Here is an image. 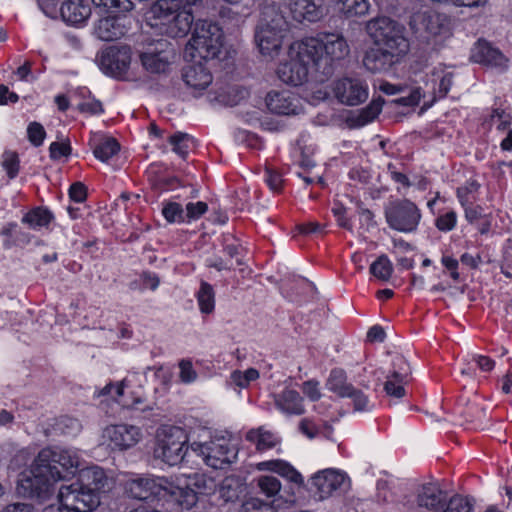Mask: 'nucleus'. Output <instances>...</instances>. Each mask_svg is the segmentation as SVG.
Returning <instances> with one entry per match:
<instances>
[{"label": "nucleus", "instance_id": "f257e3e1", "mask_svg": "<svg viewBox=\"0 0 512 512\" xmlns=\"http://www.w3.org/2000/svg\"><path fill=\"white\" fill-rule=\"evenodd\" d=\"M128 497L141 501H163L162 506L168 510L174 507L190 509L197 501V493L192 488L180 487L165 477L135 476L124 483Z\"/></svg>", "mask_w": 512, "mask_h": 512}, {"label": "nucleus", "instance_id": "f03ea898", "mask_svg": "<svg viewBox=\"0 0 512 512\" xmlns=\"http://www.w3.org/2000/svg\"><path fill=\"white\" fill-rule=\"evenodd\" d=\"M302 41L305 46L304 55L315 59L316 73L320 74L321 82L334 74L336 65L350 52L347 40L341 33L320 32L316 37H307Z\"/></svg>", "mask_w": 512, "mask_h": 512}, {"label": "nucleus", "instance_id": "7ed1b4c3", "mask_svg": "<svg viewBox=\"0 0 512 512\" xmlns=\"http://www.w3.org/2000/svg\"><path fill=\"white\" fill-rule=\"evenodd\" d=\"M48 450H41L30 470L24 472L18 481L17 490L24 497L44 500L53 492V485L59 481L60 474L47 466Z\"/></svg>", "mask_w": 512, "mask_h": 512}, {"label": "nucleus", "instance_id": "20e7f679", "mask_svg": "<svg viewBox=\"0 0 512 512\" xmlns=\"http://www.w3.org/2000/svg\"><path fill=\"white\" fill-rule=\"evenodd\" d=\"M224 43L222 28L215 22L199 20L189 42L192 58L199 57L205 62L219 59Z\"/></svg>", "mask_w": 512, "mask_h": 512}, {"label": "nucleus", "instance_id": "39448f33", "mask_svg": "<svg viewBox=\"0 0 512 512\" xmlns=\"http://www.w3.org/2000/svg\"><path fill=\"white\" fill-rule=\"evenodd\" d=\"M188 435L178 426H163L156 434L154 457L174 466L180 464L188 451Z\"/></svg>", "mask_w": 512, "mask_h": 512}, {"label": "nucleus", "instance_id": "423d86ee", "mask_svg": "<svg viewBox=\"0 0 512 512\" xmlns=\"http://www.w3.org/2000/svg\"><path fill=\"white\" fill-rule=\"evenodd\" d=\"M409 26L415 38L427 44L437 36H447L451 33L450 17L434 10L413 13Z\"/></svg>", "mask_w": 512, "mask_h": 512}, {"label": "nucleus", "instance_id": "0eeeda50", "mask_svg": "<svg viewBox=\"0 0 512 512\" xmlns=\"http://www.w3.org/2000/svg\"><path fill=\"white\" fill-rule=\"evenodd\" d=\"M384 215L391 229L404 233L415 232L422 219L420 208L407 198L390 200L384 208Z\"/></svg>", "mask_w": 512, "mask_h": 512}, {"label": "nucleus", "instance_id": "6e6552de", "mask_svg": "<svg viewBox=\"0 0 512 512\" xmlns=\"http://www.w3.org/2000/svg\"><path fill=\"white\" fill-rule=\"evenodd\" d=\"M367 31L375 45L407 53L409 42L403 35L401 25L389 17H377L367 24Z\"/></svg>", "mask_w": 512, "mask_h": 512}, {"label": "nucleus", "instance_id": "1a4fd4ad", "mask_svg": "<svg viewBox=\"0 0 512 512\" xmlns=\"http://www.w3.org/2000/svg\"><path fill=\"white\" fill-rule=\"evenodd\" d=\"M304 51V43L300 41L295 56L278 65L276 74L282 82L292 86H300L308 80L311 69L316 72L315 59L310 55L306 57Z\"/></svg>", "mask_w": 512, "mask_h": 512}, {"label": "nucleus", "instance_id": "9d476101", "mask_svg": "<svg viewBox=\"0 0 512 512\" xmlns=\"http://www.w3.org/2000/svg\"><path fill=\"white\" fill-rule=\"evenodd\" d=\"M310 483L311 490L320 500L346 492L350 488V479L347 474L332 468L315 473Z\"/></svg>", "mask_w": 512, "mask_h": 512}, {"label": "nucleus", "instance_id": "9b49d317", "mask_svg": "<svg viewBox=\"0 0 512 512\" xmlns=\"http://www.w3.org/2000/svg\"><path fill=\"white\" fill-rule=\"evenodd\" d=\"M132 51L128 45L110 46L99 56V67L108 76L118 80L127 79Z\"/></svg>", "mask_w": 512, "mask_h": 512}, {"label": "nucleus", "instance_id": "f8f14e48", "mask_svg": "<svg viewBox=\"0 0 512 512\" xmlns=\"http://www.w3.org/2000/svg\"><path fill=\"white\" fill-rule=\"evenodd\" d=\"M58 501L70 512H89L98 507L100 497L94 492L82 489L79 484L73 483L60 488Z\"/></svg>", "mask_w": 512, "mask_h": 512}, {"label": "nucleus", "instance_id": "ddd939ff", "mask_svg": "<svg viewBox=\"0 0 512 512\" xmlns=\"http://www.w3.org/2000/svg\"><path fill=\"white\" fill-rule=\"evenodd\" d=\"M145 178L150 191L156 197L164 192L184 186L183 181L162 162L151 163L145 171Z\"/></svg>", "mask_w": 512, "mask_h": 512}, {"label": "nucleus", "instance_id": "4468645a", "mask_svg": "<svg viewBox=\"0 0 512 512\" xmlns=\"http://www.w3.org/2000/svg\"><path fill=\"white\" fill-rule=\"evenodd\" d=\"M333 91L337 100L348 106L359 105L368 98V86L359 78H341L335 82Z\"/></svg>", "mask_w": 512, "mask_h": 512}, {"label": "nucleus", "instance_id": "2eb2a0df", "mask_svg": "<svg viewBox=\"0 0 512 512\" xmlns=\"http://www.w3.org/2000/svg\"><path fill=\"white\" fill-rule=\"evenodd\" d=\"M132 20L127 13H115L98 21L95 33L103 41H115L126 36L131 29Z\"/></svg>", "mask_w": 512, "mask_h": 512}, {"label": "nucleus", "instance_id": "dca6fc26", "mask_svg": "<svg viewBox=\"0 0 512 512\" xmlns=\"http://www.w3.org/2000/svg\"><path fill=\"white\" fill-rule=\"evenodd\" d=\"M265 104L270 113L281 116L298 115L303 110L299 98L287 90L269 91L265 97Z\"/></svg>", "mask_w": 512, "mask_h": 512}, {"label": "nucleus", "instance_id": "f3484780", "mask_svg": "<svg viewBox=\"0 0 512 512\" xmlns=\"http://www.w3.org/2000/svg\"><path fill=\"white\" fill-rule=\"evenodd\" d=\"M470 60L486 67L502 70L508 66L509 59L503 52L486 39L480 38L471 49Z\"/></svg>", "mask_w": 512, "mask_h": 512}, {"label": "nucleus", "instance_id": "a211bd4d", "mask_svg": "<svg viewBox=\"0 0 512 512\" xmlns=\"http://www.w3.org/2000/svg\"><path fill=\"white\" fill-rule=\"evenodd\" d=\"M448 498V493L438 484H424L416 494L417 509L419 512H442Z\"/></svg>", "mask_w": 512, "mask_h": 512}, {"label": "nucleus", "instance_id": "6ab92c4d", "mask_svg": "<svg viewBox=\"0 0 512 512\" xmlns=\"http://www.w3.org/2000/svg\"><path fill=\"white\" fill-rule=\"evenodd\" d=\"M405 54L385 47H372L365 52L363 65L372 73L385 72L399 62Z\"/></svg>", "mask_w": 512, "mask_h": 512}, {"label": "nucleus", "instance_id": "aec40b11", "mask_svg": "<svg viewBox=\"0 0 512 512\" xmlns=\"http://www.w3.org/2000/svg\"><path fill=\"white\" fill-rule=\"evenodd\" d=\"M50 452L48 457L47 466L59 472V480L69 479L76 474L79 470L80 459L79 456L70 450H58L52 448H44Z\"/></svg>", "mask_w": 512, "mask_h": 512}, {"label": "nucleus", "instance_id": "412c9836", "mask_svg": "<svg viewBox=\"0 0 512 512\" xmlns=\"http://www.w3.org/2000/svg\"><path fill=\"white\" fill-rule=\"evenodd\" d=\"M201 454L206 464L213 468H223L235 458L234 449L225 439H217L201 445Z\"/></svg>", "mask_w": 512, "mask_h": 512}, {"label": "nucleus", "instance_id": "4be33fe9", "mask_svg": "<svg viewBox=\"0 0 512 512\" xmlns=\"http://www.w3.org/2000/svg\"><path fill=\"white\" fill-rule=\"evenodd\" d=\"M285 6L288 7L292 18L299 23L317 22L325 14L322 0H286Z\"/></svg>", "mask_w": 512, "mask_h": 512}, {"label": "nucleus", "instance_id": "5701e85b", "mask_svg": "<svg viewBox=\"0 0 512 512\" xmlns=\"http://www.w3.org/2000/svg\"><path fill=\"white\" fill-rule=\"evenodd\" d=\"M100 396L111 395L112 398L119 403L123 408L135 409L139 411H146L149 406L146 404V399L137 392H130L126 394L124 390V383L115 386L112 383L107 384L99 393Z\"/></svg>", "mask_w": 512, "mask_h": 512}, {"label": "nucleus", "instance_id": "b1692460", "mask_svg": "<svg viewBox=\"0 0 512 512\" xmlns=\"http://www.w3.org/2000/svg\"><path fill=\"white\" fill-rule=\"evenodd\" d=\"M105 432L114 447L120 450L133 447L142 437V433L138 427L127 424L111 425L106 428Z\"/></svg>", "mask_w": 512, "mask_h": 512}, {"label": "nucleus", "instance_id": "393cba45", "mask_svg": "<svg viewBox=\"0 0 512 512\" xmlns=\"http://www.w3.org/2000/svg\"><path fill=\"white\" fill-rule=\"evenodd\" d=\"M286 0H269L261 8L259 24L277 31H288L289 24L282 10V2Z\"/></svg>", "mask_w": 512, "mask_h": 512}, {"label": "nucleus", "instance_id": "a878e982", "mask_svg": "<svg viewBox=\"0 0 512 512\" xmlns=\"http://www.w3.org/2000/svg\"><path fill=\"white\" fill-rule=\"evenodd\" d=\"M182 79L188 87L204 90L212 83L213 76L205 63L199 61L186 65L182 69Z\"/></svg>", "mask_w": 512, "mask_h": 512}, {"label": "nucleus", "instance_id": "bb28decb", "mask_svg": "<svg viewBox=\"0 0 512 512\" xmlns=\"http://www.w3.org/2000/svg\"><path fill=\"white\" fill-rule=\"evenodd\" d=\"M21 222L32 230L52 231L55 215L47 206H34L24 213Z\"/></svg>", "mask_w": 512, "mask_h": 512}, {"label": "nucleus", "instance_id": "cd10ccee", "mask_svg": "<svg viewBox=\"0 0 512 512\" xmlns=\"http://www.w3.org/2000/svg\"><path fill=\"white\" fill-rule=\"evenodd\" d=\"M286 31H277L273 28L257 25L255 31V42L263 55L271 56L282 47V39Z\"/></svg>", "mask_w": 512, "mask_h": 512}, {"label": "nucleus", "instance_id": "c85d7f7f", "mask_svg": "<svg viewBox=\"0 0 512 512\" xmlns=\"http://www.w3.org/2000/svg\"><path fill=\"white\" fill-rule=\"evenodd\" d=\"M64 22L72 26L84 24L91 15V7L84 0H64L60 7Z\"/></svg>", "mask_w": 512, "mask_h": 512}, {"label": "nucleus", "instance_id": "c756f323", "mask_svg": "<svg viewBox=\"0 0 512 512\" xmlns=\"http://www.w3.org/2000/svg\"><path fill=\"white\" fill-rule=\"evenodd\" d=\"M76 483L82 486V489H87L99 495L101 491H104L108 483V477L102 468L92 466L79 470V478Z\"/></svg>", "mask_w": 512, "mask_h": 512}, {"label": "nucleus", "instance_id": "7c9ffc66", "mask_svg": "<svg viewBox=\"0 0 512 512\" xmlns=\"http://www.w3.org/2000/svg\"><path fill=\"white\" fill-rule=\"evenodd\" d=\"M145 71L151 74L166 75L170 72L171 62L163 50H151L139 54Z\"/></svg>", "mask_w": 512, "mask_h": 512}, {"label": "nucleus", "instance_id": "2f4dec72", "mask_svg": "<svg viewBox=\"0 0 512 512\" xmlns=\"http://www.w3.org/2000/svg\"><path fill=\"white\" fill-rule=\"evenodd\" d=\"M384 103L385 100L380 95L373 98L366 107L361 108L356 113H352L347 118L350 127H362L374 121L381 113Z\"/></svg>", "mask_w": 512, "mask_h": 512}, {"label": "nucleus", "instance_id": "473e14b6", "mask_svg": "<svg viewBox=\"0 0 512 512\" xmlns=\"http://www.w3.org/2000/svg\"><path fill=\"white\" fill-rule=\"evenodd\" d=\"M275 405L289 415H301L305 412L303 398L298 391L286 388L275 396Z\"/></svg>", "mask_w": 512, "mask_h": 512}, {"label": "nucleus", "instance_id": "72a5a7b5", "mask_svg": "<svg viewBox=\"0 0 512 512\" xmlns=\"http://www.w3.org/2000/svg\"><path fill=\"white\" fill-rule=\"evenodd\" d=\"M256 467L259 471L275 472L294 484L302 485L304 483L302 475L291 464L284 460L275 459L263 461L259 462Z\"/></svg>", "mask_w": 512, "mask_h": 512}, {"label": "nucleus", "instance_id": "f704fd0d", "mask_svg": "<svg viewBox=\"0 0 512 512\" xmlns=\"http://www.w3.org/2000/svg\"><path fill=\"white\" fill-rule=\"evenodd\" d=\"M193 21L194 17L191 10L183 8L166 23L167 34L173 38L184 37L190 32Z\"/></svg>", "mask_w": 512, "mask_h": 512}, {"label": "nucleus", "instance_id": "c9c22d12", "mask_svg": "<svg viewBox=\"0 0 512 512\" xmlns=\"http://www.w3.org/2000/svg\"><path fill=\"white\" fill-rule=\"evenodd\" d=\"M483 128L490 130L493 125H496L498 131L504 132L510 128L512 124V115L507 108L500 106H493L490 113L483 116L481 119Z\"/></svg>", "mask_w": 512, "mask_h": 512}, {"label": "nucleus", "instance_id": "e433bc0d", "mask_svg": "<svg viewBox=\"0 0 512 512\" xmlns=\"http://www.w3.org/2000/svg\"><path fill=\"white\" fill-rule=\"evenodd\" d=\"M94 156L102 162H108L121 149L119 141L110 136H103L90 142Z\"/></svg>", "mask_w": 512, "mask_h": 512}, {"label": "nucleus", "instance_id": "4c0bfd02", "mask_svg": "<svg viewBox=\"0 0 512 512\" xmlns=\"http://www.w3.org/2000/svg\"><path fill=\"white\" fill-rule=\"evenodd\" d=\"M246 440L253 443L256 450L263 452L274 448L280 443V439L272 432L259 427L257 429H251L246 433Z\"/></svg>", "mask_w": 512, "mask_h": 512}, {"label": "nucleus", "instance_id": "58836bf2", "mask_svg": "<svg viewBox=\"0 0 512 512\" xmlns=\"http://www.w3.org/2000/svg\"><path fill=\"white\" fill-rule=\"evenodd\" d=\"M183 8L181 0H157L152 4L150 11L153 18L166 24Z\"/></svg>", "mask_w": 512, "mask_h": 512}, {"label": "nucleus", "instance_id": "ea45409f", "mask_svg": "<svg viewBox=\"0 0 512 512\" xmlns=\"http://www.w3.org/2000/svg\"><path fill=\"white\" fill-rule=\"evenodd\" d=\"M335 5L346 19L364 16L370 7L368 0H335Z\"/></svg>", "mask_w": 512, "mask_h": 512}, {"label": "nucleus", "instance_id": "a19ab883", "mask_svg": "<svg viewBox=\"0 0 512 512\" xmlns=\"http://www.w3.org/2000/svg\"><path fill=\"white\" fill-rule=\"evenodd\" d=\"M327 387L339 397H346L353 391V385L347 382V375L343 369L334 368L331 370L327 380Z\"/></svg>", "mask_w": 512, "mask_h": 512}, {"label": "nucleus", "instance_id": "79ce46f5", "mask_svg": "<svg viewBox=\"0 0 512 512\" xmlns=\"http://www.w3.org/2000/svg\"><path fill=\"white\" fill-rule=\"evenodd\" d=\"M244 492V486L240 480L234 476L226 477L219 488L220 497L225 502H234L239 499Z\"/></svg>", "mask_w": 512, "mask_h": 512}, {"label": "nucleus", "instance_id": "37998d69", "mask_svg": "<svg viewBox=\"0 0 512 512\" xmlns=\"http://www.w3.org/2000/svg\"><path fill=\"white\" fill-rule=\"evenodd\" d=\"M481 184L475 178L468 179L464 185L456 189V197L460 205L475 203L478 199Z\"/></svg>", "mask_w": 512, "mask_h": 512}, {"label": "nucleus", "instance_id": "c03bdc74", "mask_svg": "<svg viewBox=\"0 0 512 512\" xmlns=\"http://www.w3.org/2000/svg\"><path fill=\"white\" fill-rule=\"evenodd\" d=\"M200 311L204 314H211L215 308V292L209 283L202 281L196 294Z\"/></svg>", "mask_w": 512, "mask_h": 512}, {"label": "nucleus", "instance_id": "a18cd8bd", "mask_svg": "<svg viewBox=\"0 0 512 512\" xmlns=\"http://www.w3.org/2000/svg\"><path fill=\"white\" fill-rule=\"evenodd\" d=\"M172 150L183 160H186L193 144V138L184 132H175L168 138Z\"/></svg>", "mask_w": 512, "mask_h": 512}, {"label": "nucleus", "instance_id": "49530a36", "mask_svg": "<svg viewBox=\"0 0 512 512\" xmlns=\"http://www.w3.org/2000/svg\"><path fill=\"white\" fill-rule=\"evenodd\" d=\"M406 374L398 371H393L387 376L384 384V390L389 396L402 398L405 395L404 384L406 383Z\"/></svg>", "mask_w": 512, "mask_h": 512}, {"label": "nucleus", "instance_id": "de8ad7c7", "mask_svg": "<svg viewBox=\"0 0 512 512\" xmlns=\"http://www.w3.org/2000/svg\"><path fill=\"white\" fill-rule=\"evenodd\" d=\"M457 213L452 208H443L439 210L434 219V225L440 232H449L456 227Z\"/></svg>", "mask_w": 512, "mask_h": 512}, {"label": "nucleus", "instance_id": "09e8293b", "mask_svg": "<svg viewBox=\"0 0 512 512\" xmlns=\"http://www.w3.org/2000/svg\"><path fill=\"white\" fill-rule=\"evenodd\" d=\"M254 481L260 493L268 498L276 496L281 490V482L275 476L261 475Z\"/></svg>", "mask_w": 512, "mask_h": 512}, {"label": "nucleus", "instance_id": "8fccbe9b", "mask_svg": "<svg viewBox=\"0 0 512 512\" xmlns=\"http://www.w3.org/2000/svg\"><path fill=\"white\" fill-rule=\"evenodd\" d=\"M162 215L168 223H186L185 210L176 201H165L162 207Z\"/></svg>", "mask_w": 512, "mask_h": 512}, {"label": "nucleus", "instance_id": "3c124183", "mask_svg": "<svg viewBox=\"0 0 512 512\" xmlns=\"http://www.w3.org/2000/svg\"><path fill=\"white\" fill-rule=\"evenodd\" d=\"M1 166L10 180L16 178L21 168L18 152L5 150L2 154Z\"/></svg>", "mask_w": 512, "mask_h": 512}, {"label": "nucleus", "instance_id": "603ef678", "mask_svg": "<svg viewBox=\"0 0 512 512\" xmlns=\"http://www.w3.org/2000/svg\"><path fill=\"white\" fill-rule=\"evenodd\" d=\"M473 502L468 497L454 494L449 497L442 512H473Z\"/></svg>", "mask_w": 512, "mask_h": 512}, {"label": "nucleus", "instance_id": "864d4df0", "mask_svg": "<svg viewBox=\"0 0 512 512\" xmlns=\"http://www.w3.org/2000/svg\"><path fill=\"white\" fill-rule=\"evenodd\" d=\"M96 6L105 8L106 11L113 13H130L134 9V3L131 0H92Z\"/></svg>", "mask_w": 512, "mask_h": 512}, {"label": "nucleus", "instance_id": "5fc2aeb1", "mask_svg": "<svg viewBox=\"0 0 512 512\" xmlns=\"http://www.w3.org/2000/svg\"><path fill=\"white\" fill-rule=\"evenodd\" d=\"M387 171L390 174V177L396 183L401 184L404 188H409L411 186V182L407 175L408 166L403 163H388Z\"/></svg>", "mask_w": 512, "mask_h": 512}, {"label": "nucleus", "instance_id": "6e6d98bb", "mask_svg": "<svg viewBox=\"0 0 512 512\" xmlns=\"http://www.w3.org/2000/svg\"><path fill=\"white\" fill-rule=\"evenodd\" d=\"M265 181L274 193L280 194L283 192L285 180L283 178V173L279 169L273 166H266Z\"/></svg>", "mask_w": 512, "mask_h": 512}, {"label": "nucleus", "instance_id": "4d7b16f0", "mask_svg": "<svg viewBox=\"0 0 512 512\" xmlns=\"http://www.w3.org/2000/svg\"><path fill=\"white\" fill-rule=\"evenodd\" d=\"M393 266L389 258H377L370 265V273L381 281H388L392 275Z\"/></svg>", "mask_w": 512, "mask_h": 512}, {"label": "nucleus", "instance_id": "13d9d810", "mask_svg": "<svg viewBox=\"0 0 512 512\" xmlns=\"http://www.w3.org/2000/svg\"><path fill=\"white\" fill-rule=\"evenodd\" d=\"M325 225H322L318 221H306L302 223H298L294 227V236L293 237H309L312 235H322L324 234Z\"/></svg>", "mask_w": 512, "mask_h": 512}, {"label": "nucleus", "instance_id": "bf43d9fd", "mask_svg": "<svg viewBox=\"0 0 512 512\" xmlns=\"http://www.w3.org/2000/svg\"><path fill=\"white\" fill-rule=\"evenodd\" d=\"M235 138L248 149L261 150L263 148V139L251 131L239 129L235 134Z\"/></svg>", "mask_w": 512, "mask_h": 512}, {"label": "nucleus", "instance_id": "052dcab7", "mask_svg": "<svg viewBox=\"0 0 512 512\" xmlns=\"http://www.w3.org/2000/svg\"><path fill=\"white\" fill-rule=\"evenodd\" d=\"M331 211L339 227L347 231L353 230V223L348 216V210L340 201L333 203Z\"/></svg>", "mask_w": 512, "mask_h": 512}, {"label": "nucleus", "instance_id": "680f3d73", "mask_svg": "<svg viewBox=\"0 0 512 512\" xmlns=\"http://www.w3.org/2000/svg\"><path fill=\"white\" fill-rule=\"evenodd\" d=\"M71 153L72 147L69 139L64 142H52L49 146V156L53 161H58L63 157L67 158Z\"/></svg>", "mask_w": 512, "mask_h": 512}, {"label": "nucleus", "instance_id": "e2e57ef3", "mask_svg": "<svg viewBox=\"0 0 512 512\" xmlns=\"http://www.w3.org/2000/svg\"><path fill=\"white\" fill-rule=\"evenodd\" d=\"M258 378H259V372H258V370L254 369V368H249L244 372L234 371L231 374V379L233 380V382L238 387H241V388L248 387L252 381L257 380Z\"/></svg>", "mask_w": 512, "mask_h": 512}, {"label": "nucleus", "instance_id": "0e129e2a", "mask_svg": "<svg viewBox=\"0 0 512 512\" xmlns=\"http://www.w3.org/2000/svg\"><path fill=\"white\" fill-rule=\"evenodd\" d=\"M27 137L33 146H41L46 137V131L43 125L36 121L31 122L27 127Z\"/></svg>", "mask_w": 512, "mask_h": 512}, {"label": "nucleus", "instance_id": "69168bd1", "mask_svg": "<svg viewBox=\"0 0 512 512\" xmlns=\"http://www.w3.org/2000/svg\"><path fill=\"white\" fill-rule=\"evenodd\" d=\"M179 367V380L180 382L184 384L192 383L194 382L197 377L198 373L194 369L192 361L190 359H182L178 363Z\"/></svg>", "mask_w": 512, "mask_h": 512}, {"label": "nucleus", "instance_id": "338daca9", "mask_svg": "<svg viewBox=\"0 0 512 512\" xmlns=\"http://www.w3.org/2000/svg\"><path fill=\"white\" fill-rule=\"evenodd\" d=\"M208 211V204L203 201L188 202L185 208V216L189 223L202 217Z\"/></svg>", "mask_w": 512, "mask_h": 512}, {"label": "nucleus", "instance_id": "774afa93", "mask_svg": "<svg viewBox=\"0 0 512 512\" xmlns=\"http://www.w3.org/2000/svg\"><path fill=\"white\" fill-rule=\"evenodd\" d=\"M269 509V504L256 497L246 499L239 512H265Z\"/></svg>", "mask_w": 512, "mask_h": 512}]
</instances>
